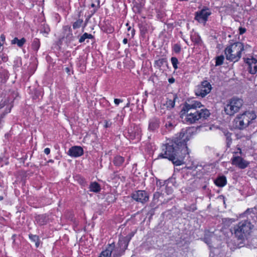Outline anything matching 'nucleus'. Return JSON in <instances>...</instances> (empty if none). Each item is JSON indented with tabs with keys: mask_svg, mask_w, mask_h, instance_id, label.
Masks as SVG:
<instances>
[{
	"mask_svg": "<svg viewBox=\"0 0 257 257\" xmlns=\"http://www.w3.org/2000/svg\"><path fill=\"white\" fill-rule=\"evenodd\" d=\"M176 98L177 97L174 95L173 99H167L166 102V105L167 108H172L174 107Z\"/></svg>",
	"mask_w": 257,
	"mask_h": 257,
	"instance_id": "nucleus-26",
	"label": "nucleus"
},
{
	"mask_svg": "<svg viewBox=\"0 0 257 257\" xmlns=\"http://www.w3.org/2000/svg\"><path fill=\"white\" fill-rule=\"evenodd\" d=\"M231 161L233 165H234L241 169H245L249 165V163L244 160L242 157L240 156H237L234 155L231 158Z\"/></svg>",
	"mask_w": 257,
	"mask_h": 257,
	"instance_id": "nucleus-10",
	"label": "nucleus"
},
{
	"mask_svg": "<svg viewBox=\"0 0 257 257\" xmlns=\"http://www.w3.org/2000/svg\"><path fill=\"white\" fill-rule=\"evenodd\" d=\"M65 70L66 71V72L68 73V74H70V72L71 71V69L69 67H66L65 68Z\"/></svg>",
	"mask_w": 257,
	"mask_h": 257,
	"instance_id": "nucleus-45",
	"label": "nucleus"
},
{
	"mask_svg": "<svg viewBox=\"0 0 257 257\" xmlns=\"http://www.w3.org/2000/svg\"><path fill=\"white\" fill-rule=\"evenodd\" d=\"M224 58L223 55H220L219 56H217L216 58V62L215 65L216 66H220L222 65L223 63Z\"/></svg>",
	"mask_w": 257,
	"mask_h": 257,
	"instance_id": "nucleus-34",
	"label": "nucleus"
},
{
	"mask_svg": "<svg viewBox=\"0 0 257 257\" xmlns=\"http://www.w3.org/2000/svg\"><path fill=\"white\" fill-rule=\"evenodd\" d=\"M246 29L242 27L239 28V33L240 35L243 34L246 32Z\"/></svg>",
	"mask_w": 257,
	"mask_h": 257,
	"instance_id": "nucleus-41",
	"label": "nucleus"
},
{
	"mask_svg": "<svg viewBox=\"0 0 257 257\" xmlns=\"http://www.w3.org/2000/svg\"><path fill=\"white\" fill-rule=\"evenodd\" d=\"M168 81L170 83H173L175 82V79L173 77L170 78L168 79Z\"/></svg>",
	"mask_w": 257,
	"mask_h": 257,
	"instance_id": "nucleus-44",
	"label": "nucleus"
},
{
	"mask_svg": "<svg viewBox=\"0 0 257 257\" xmlns=\"http://www.w3.org/2000/svg\"><path fill=\"white\" fill-rule=\"evenodd\" d=\"M167 61L165 59L162 58L158 60L155 61V65L158 68H160L165 63H166Z\"/></svg>",
	"mask_w": 257,
	"mask_h": 257,
	"instance_id": "nucleus-31",
	"label": "nucleus"
},
{
	"mask_svg": "<svg viewBox=\"0 0 257 257\" xmlns=\"http://www.w3.org/2000/svg\"><path fill=\"white\" fill-rule=\"evenodd\" d=\"M10 112V109H9V110H8V111H7V113H9V112Z\"/></svg>",
	"mask_w": 257,
	"mask_h": 257,
	"instance_id": "nucleus-56",
	"label": "nucleus"
},
{
	"mask_svg": "<svg viewBox=\"0 0 257 257\" xmlns=\"http://www.w3.org/2000/svg\"><path fill=\"white\" fill-rule=\"evenodd\" d=\"M176 125L175 122H172L171 121H168L165 124V127L168 130V131L172 130Z\"/></svg>",
	"mask_w": 257,
	"mask_h": 257,
	"instance_id": "nucleus-37",
	"label": "nucleus"
},
{
	"mask_svg": "<svg viewBox=\"0 0 257 257\" xmlns=\"http://www.w3.org/2000/svg\"><path fill=\"white\" fill-rule=\"evenodd\" d=\"M5 106V103L4 102H1L0 103V109L3 108Z\"/></svg>",
	"mask_w": 257,
	"mask_h": 257,
	"instance_id": "nucleus-48",
	"label": "nucleus"
},
{
	"mask_svg": "<svg viewBox=\"0 0 257 257\" xmlns=\"http://www.w3.org/2000/svg\"><path fill=\"white\" fill-rule=\"evenodd\" d=\"M133 10L135 13L140 14L142 11V9L144 5L140 2H138L136 1L133 2Z\"/></svg>",
	"mask_w": 257,
	"mask_h": 257,
	"instance_id": "nucleus-20",
	"label": "nucleus"
},
{
	"mask_svg": "<svg viewBox=\"0 0 257 257\" xmlns=\"http://www.w3.org/2000/svg\"><path fill=\"white\" fill-rule=\"evenodd\" d=\"M132 198L138 202L144 204L149 199L148 193L144 190H138L132 194Z\"/></svg>",
	"mask_w": 257,
	"mask_h": 257,
	"instance_id": "nucleus-8",
	"label": "nucleus"
},
{
	"mask_svg": "<svg viewBox=\"0 0 257 257\" xmlns=\"http://www.w3.org/2000/svg\"><path fill=\"white\" fill-rule=\"evenodd\" d=\"M0 38H1V40L2 41H5V36L4 35H3V34L1 35V37H0Z\"/></svg>",
	"mask_w": 257,
	"mask_h": 257,
	"instance_id": "nucleus-46",
	"label": "nucleus"
},
{
	"mask_svg": "<svg viewBox=\"0 0 257 257\" xmlns=\"http://www.w3.org/2000/svg\"><path fill=\"white\" fill-rule=\"evenodd\" d=\"M44 153L46 154V155H49L50 153V149L48 148H45L44 149Z\"/></svg>",
	"mask_w": 257,
	"mask_h": 257,
	"instance_id": "nucleus-43",
	"label": "nucleus"
},
{
	"mask_svg": "<svg viewBox=\"0 0 257 257\" xmlns=\"http://www.w3.org/2000/svg\"><path fill=\"white\" fill-rule=\"evenodd\" d=\"M142 130L141 127L137 125L131 126L128 130V137L130 140L136 139L138 141L141 139Z\"/></svg>",
	"mask_w": 257,
	"mask_h": 257,
	"instance_id": "nucleus-9",
	"label": "nucleus"
},
{
	"mask_svg": "<svg viewBox=\"0 0 257 257\" xmlns=\"http://www.w3.org/2000/svg\"><path fill=\"white\" fill-rule=\"evenodd\" d=\"M5 106V103L4 102H1L0 103V109L3 108Z\"/></svg>",
	"mask_w": 257,
	"mask_h": 257,
	"instance_id": "nucleus-47",
	"label": "nucleus"
},
{
	"mask_svg": "<svg viewBox=\"0 0 257 257\" xmlns=\"http://www.w3.org/2000/svg\"><path fill=\"white\" fill-rule=\"evenodd\" d=\"M104 123L105 124L104 125V127L105 128H108L111 126L112 124V122L110 120H105L104 121Z\"/></svg>",
	"mask_w": 257,
	"mask_h": 257,
	"instance_id": "nucleus-40",
	"label": "nucleus"
},
{
	"mask_svg": "<svg viewBox=\"0 0 257 257\" xmlns=\"http://www.w3.org/2000/svg\"><path fill=\"white\" fill-rule=\"evenodd\" d=\"M161 193L159 192H156L154 194L153 201L156 202H158L159 197L161 196Z\"/></svg>",
	"mask_w": 257,
	"mask_h": 257,
	"instance_id": "nucleus-39",
	"label": "nucleus"
},
{
	"mask_svg": "<svg viewBox=\"0 0 257 257\" xmlns=\"http://www.w3.org/2000/svg\"><path fill=\"white\" fill-rule=\"evenodd\" d=\"M49 162H53V161L51 160L49 161Z\"/></svg>",
	"mask_w": 257,
	"mask_h": 257,
	"instance_id": "nucleus-58",
	"label": "nucleus"
},
{
	"mask_svg": "<svg viewBox=\"0 0 257 257\" xmlns=\"http://www.w3.org/2000/svg\"><path fill=\"white\" fill-rule=\"evenodd\" d=\"M47 217L45 215H39L36 217L37 223L40 225L45 224L47 222Z\"/></svg>",
	"mask_w": 257,
	"mask_h": 257,
	"instance_id": "nucleus-23",
	"label": "nucleus"
},
{
	"mask_svg": "<svg viewBox=\"0 0 257 257\" xmlns=\"http://www.w3.org/2000/svg\"><path fill=\"white\" fill-rule=\"evenodd\" d=\"M4 75H5V78L6 79L8 78V75H7V74L6 72H4Z\"/></svg>",
	"mask_w": 257,
	"mask_h": 257,
	"instance_id": "nucleus-50",
	"label": "nucleus"
},
{
	"mask_svg": "<svg viewBox=\"0 0 257 257\" xmlns=\"http://www.w3.org/2000/svg\"><path fill=\"white\" fill-rule=\"evenodd\" d=\"M3 199H4L3 197L0 196V201L3 200Z\"/></svg>",
	"mask_w": 257,
	"mask_h": 257,
	"instance_id": "nucleus-54",
	"label": "nucleus"
},
{
	"mask_svg": "<svg viewBox=\"0 0 257 257\" xmlns=\"http://www.w3.org/2000/svg\"><path fill=\"white\" fill-rule=\"evenodd\" d=\"M202 105L201 102L197 101H193L191 103L188 104L186 103L183 108L186 109H196L197 108H200Z\"/></svg>",
	"mask_w": 257,
	"mask_h": 257,
	"instance_id": "nucleus-18",
	"label": "nucleus"
},
{
	"mask_svg": "<svg viewBox=\"0 0 257 257\" xmlns=\"http://www.w3.org/2000/svg\"><path fill=\"white\" fill-rule=\"evenodd\" d=\"M29 238L31 240V241L34 242L35 243V245L36 247H38L40 244V238L39 236L37 235H34L32 234H30L29 235Z\"/></svg>",
	"mask_w": 257,
	"mask_h": 257,
	"instance_id": "nucleus-27",
	"label": "nucleus"
},
{
	"mask_svg": "<svg viewBox=\"0 0 257 257\" xmlns=\"http://www.w3.org/2000/svg\"><path fill=\"white\" fill-rule=\"evenodd\" d=\"M114 251L113 253V257H120L122 254H123L124 252V250H122L120 249H114L113 250Z\"/></svg>",
	"mask_w": 257,
	"mask_h": 257,
	"instance_id": "nucleus-29",
	"label": "nucleus"
},
{
	"mask_svg": "<svg viewBox=\"0 0 257 257\" xmlns=\"http://www.w3.org/2000/svg\"><path fill=\"white\" fill-rule=\"evenodd\" d=\"M190 138V133L186 128L182 129L173 140L162 146V152L158 158L167 159L176 166L183 164L185 157L189 154L187 142Z\"/></svg>",
	"mask_w": 257,
	"mask_h": 257,
	"instance_id": "nucleus-1",
	"label": "nucleus"
},
{
	"mask_svg": "<svg viewBox=\"0 0 257 257\" xmlns=\"http://www.w3.org/2000/svg\"><path fill=\"white\" fill-rule=\"evenodd\" d=\"M127 244L125 245V248L124 249H125L127 248Z\"/></svg>",
	"mask_w": 257,
	"mask_h": 257,
	"instance_id": "nucleus-55",
	"label": "nucleus"
},
{
	"mask_svg": "<svg viewBox=\"0 0 257 257\" xmlns=\"http://www.w3.org/2000/svg\"><path fill=\"white\" fill-rule=\"evenodd\" d=\"M93 38V36L91 34L85 33L79 39V42L81 43L84 42L86 39H91Z\"/></svg>",
	"mask_w": 257,
	"mask_h": 257,
	"instance_id": "nucleus-28",
	"label": "nucleus"
},
{
	"mask_svg": "<svg viewBox=\"0 0 257 257\" xmlns=\"http://www.w3.org/2000/svg\"><path fill=\"white\" fill-rule=\"evenodd\" d=\"M83 154L82 148L79 146H73L70 148L68 152V155L72 157L77 158Z\"/></svg>",
	"mask_w": 257,
	"mask_h": 257,
	"instance_id": "nucleus-14",
	"label": "nucleus"
},
{
	"mask_svg": "<svg viewBox=\"0 0 257 257\" xmlns=\"http://www.w3.org/2000/svg\"><path fill=\"white\" fill-rule=\"evenodd\" d=\"M248 65V71L251 74H255L257 72V60L255 59H249L247 61Z\"/></svg>",
	"mask_w": 257,
	"mask_h": 257,
	"instance_id": "nucleus-16",
	"label": "nucleus"
},
{
	"mask_svg": "<svg viewBox=\"0 0 257 257\" xmlns=\"http://www.w3.org/2000/svg\"><path fill=\"white\" fill-rule=\"evenodd\" d=\"M64 31V36L63 39L65 40L67 44H69L73 42L75 37L73 36L72 30L70 27L66 26L63 28Z\"/></svg>",
	"mask_w": 257,
	"mask_h": 257,
	"instance_id": "nucleus-13",
	"label": "nucleus"
},
{
	"mask_svg": "<svg viewBox=\"0 0 257 257\" xmlns=\"http://www.w3.org/2000/svg\"><path fill=\"white\" fill-rule=\"evenodd\" d=\"M243 100L239 98L233 97L228 100L224 107L226 114L233 116L238 112L243 105Z\"/></svg>",
	"mask_w": 257,
	"mask_h": 257,
	"instance_id": "nucleus-5",
	"label": "nucleus"
},
{
	"mask_svg": "<svg viewBox=\"0 0 257 257\" xmlns=\"http://www.w3.org/2000/svg\"><path fill=\"white\" fill-rule=\"evenodd\" d=\"M83 22V21L82 19H78L77 20H76V22H75L73 24V25H72L73 28L74 29L79 28L81 27Z\"/></svg>",
	"mask_w": 257,
	"mask_h": 257,
	"instance_id": "nucleus-33",
	"label": "nucleus"
},
{
	"mask_svg": "<svg viewBox=\"0 0 257 257\" xmlns=\"http://www.w3.org/2000/svg\"><path fill=\"white\" fill-rule=\"evenodd\" d=\"M130 29H131V27H130L128 28V30L129 31Z\"/></svg>",
	"mask_w": 257,
	"mask_h": 257,
	"instance_id": "nucleus-57",
	"label": "nucleus"
},
{
	"mask_svg": "<svg viewBox=\"0 0 257 257\" xmlns=\"http://www.w3.org/2000/svg\"><path fill=\"white\" fill-rule=\"evenodd\" d=\"M132 33L133 35H134L135 34V30L134 29H133Z\"/></svg>",
	"mask_w": 257,
	"mask_h": 257,
	"instance_id": "nucleus-53",
	"label": "nucleus"
},
{
	"mask_svg": "<svg viewBox=\"0 0 257 257\" xmlns=\"http://www.w3.org/2000/svg\"><path fill=\"white\" fill-rule=\"evenodd\" d=\"M214 183L217 186L222 187L227 183L226 178L224 176H219L214 180Z\"/></svg>",
	"mask_w": 257,
	"mask_h": 257,
	"instance_id": "nucleus-19",
	"label": "nucleus"
},
{
	"mask_svg": "<svg viewBox=\"0 0 257 257\" xmlns=\"http://www.w3.org/2000/svg\"><path fill=\"white\" fill-rule=\"evenodd\" d=\"M127 43V39L126 38H124L123 40V43L125 44Z\"/></svg>",
	"mask_w": 257,
	"mask_h": 257,
	"instance_id": "nucleus-49",
	"label": "nucleus"
},
{
	"mask_svg": "<svg viewBox=\"0 0 257 257\" xmlns=\"http://www.w3.org/2000/svg\"><path fill=\"white\" fill-rule=\"evenodd\" d=\"M160 120L157 116H153L149 120L148 130L150 132H155L160 127Z\"/></svg>",
	"mask_w": 257,
	"mask_h": 257,
	"instance_id": "nucleus-11",
	"label": "nucleus"
},
{
	"mask_svg": "<svg viewBox=\"0 0 257 257\" xmlns=\"http://www.w3.org/2000/svg\"><path fill=\"white\" fill-rule=\"evenodd\" d=\"M103 29L104 31L108 34H111L114 31L113 28L110 25L107 26L106 25L105 26L103 27Z\"/></svg>",
	"mask_w": 257,
	"mask_h": 257,
	"instance_id": "nucleus-38",
	"label": "nucleus"
},
{
	"mask_svg": "<svg viewBox=\"0 0 257 257\" xmlns=\"http://www.w3.org/2000/svg\"><path fill=\"white\" fill-rule=\"evenodd\" d=\"M244 50V46L242 43L236 42L227 46L224 52L227 60L236 62L241 56V52Z\"/></svg>",
	"mask_w": 257,
	"mask_h": 257,
	"instance_id": "nucleus-4",
	"label": "nucleus"
},
{
	"mask_svg": "<svg viewBox=\"0 0 257 257\" xmlns=\"http://www.w3.org/2000/svg\"><path fill=\"white\" fill-rule=\"evenodd\" d=\"M40 31L41 33L48 34L50 32V28L47 25L44 24L42 25Z\"/></svg>",
	"mask_w": 257,
	"mask_h": 257,
	"instance_id": "nucleus-30",
	"label": "nucleus"
},
{
	"mask_svg": "<svg viewBox=\"0 0 257 257\" xmlns=\"http://www.w3.org/2000/svg\"><path fill=\"white\" fill-rule=\"evenodd\" d=\"M182 111L184 112L182 115L184 114L185 116L184 120L190 124L196 122L199 119H206L210 115L209 111L206 108H203L200 110L196 109L188 110L183 108Z\"/></svg>",
	"mask_w": 257,
	"mask_h": 257,
	"instance_id": "nucleus-2",
	"label": "nucleus"
},
{
	"mask_svg": "<svg viewBox=\"0 0 257 257\" xmlns=\"http://www.w3.org/2000/svg\"><path fill=\"white\" fill-rule=\"evenodd\" d=\"M239 115L243 122H244V124L246 127L251 123L252 120L255 119L256 118V115L253 112L245 111L242 114Z\"/></svg>",
	"mask_w": 257,
	"mask_h": 257,
	"instance_id": "nucleus-12",
	"label": "nucleus"
},
{
	"mask_svg": "<svg viewBox=\"0 0 257 257\" xmlns=\"http://www.w3.org/2000/svg\"><path fill=\"white\" fill-rule=\"evenodd\" d=\"M122 101H123V100L120 99L115 98L114 100V102L115 104L117 106L119 104L120 102H122Z\"/></svg>",
	"mask_w": 257,
	"mask_h": 257,
	"instance_id": "nucleus-42",
	"label": "nucleus"
},
{
	"mask_svg": "<svg viewBox=\"0 0 257 257\" xmlns=\"http://www.w3.org/2000/svg\"><path fill=\"white\" fill-rule=\"evenodd\" d=\"M115 247V245L114 242L109 244L106 249L101 251L98 257H111V253Z\"/></svg>",
	"mask_w": 257,
	"mask_h": 257,
	"instance_id": "nucleus-15",
	"label": "nucleus"
},
{
	"mask_svg": "<svg viewBox=\"0 0 257 257\" xmlns=\"http://www.w3.org/2000/svg\"><path fill=\"white\" fill-rule=\"evenodd\" d=\"M40 46V41L37 38H35L32 43V49L35 52H37Z\"/></svg>",
	"mask_w": 257,
	"mask_h": 257,
	"instance_id": "nucleus-25",
	"label": "nucleus"
},
{
	"mask_svg": "<svg viewBox=\"0 0 257 257\" xmlns=\"http://www.w3.org/2000/svg\"><path fill=\"white\" fill-rule=\"evenodd\" d=\"M124 158L119 155L114 157L113 160V164L116 167L122 166L124 163Z\"/></svg>",
	"mask_w": 257,
	"mask_h": 257,
	"instance_id": "nucleus-21",
	"label": "nucleus"
},
{
	"mask_svg": "<svg viewBox=\"0 0 257 257\" xmlns=\"http://www.w3.org/2000/svg\"><path fill=\"white\" fill-rule=\"evenodd\" d=\"M97 5L96 6L94 3H92L91 7L93 8L94 9L91 11L92 15H93L97 11L98 9L100 7V0H96Z\"/></svg>",
	"mask_w": 257,
	"mask_h": 257,
	"instance_id": "nucleus-32",
	"label": "nucleus"
},
{
	"mask_svg": "<svg viewBox=\"0 0 257 257\" xmlns=\"http://www.w3.org/2000/svg\"><path fill=\"white\" fill-rule=\"evenodd\" d=\"M211 14V10L209 8L203 6L202 9L195 13L194 19L198 23L205 25Z\"/></svg>",
	"mask_w": 257,
	"mask_h": 257,
	"instance_id": "nucleus-6",
	"label": "nucleus"
},
{
	"mask_svg": "<svg viewBox=\"0 0 257 257\" xmlns=\"http://www.w3.org/2000/svg\"><path fill=\"white\" fill-rule=\"evenodd\" d=\"M89 190L94 193H98L101 190L100 185L96 182H91L89 185Z\"/></svg>",
	"mask_w": 257,
	"mask_h": 257,
	"instance_id": "nucleus-22",
	"label": "nucleus"
},
{
	"mask_svg": "<svg viewBox=\"0 0 257 257\" xmlns=\"http://www.w3.org/2000/svg\"><path fill=\"white\" fill-rule=\"evenodd\" d=\"M26 40L25 38H22L20 40L18 39V38L16 37L12 40V44H17L19 47H22L23 45L26 43Z\"/></svg>",
	"mask_w": 257,
	"mask_h": 257,
	"instance_id": "nucleus-24",
	"label": "nucleus"
},
{
	"mask_svg": "<svg viewBox=\"0 0 257 257\" xmlns=\"http://www.w3.org/2000/svg\"><path fill=\"white\" fill-rule=\"evenodd\" d=\"M211 89L212 86L210 83L208 81L205 80L196 87L195 90V93L198 96L204 97L210 93Z\"/></svg>",
	"mask_w": 257,
	"mask_h": 257,
	"instance_id": "nucleus-7",
	"label": "nucleus"
},
{
	"mask_svg": "<svg viewBox=\"0 0 257 257\" xmlns=\"http://www.w3.org/2000/svg\"><path fill=\"white\" fill-rule=\"evenodd\" d=\"M253 225L248 220H242L234 226V234L238 240H243L247 239L250 235Z\"/></svg>",
	"mask_w": 257,
	"mask_h": 257,
	"instance_id": "nucleus-3",
	"label": "nucleus"
},
{
	"mask_svg": "<svg viewBox=\"0 0 257 257\" xmlns=\"http://www.w3.org/2000/svg\"><path fill=\"white\" fill-rule=\"evenodd\" d=\"M233 125L239 130H242L246 127L239 115H238L234 119Z\"/></svg>",
	"mask_w": 257,
	"mask_h": 257,
	"instance_id": "nucleus-17",
	"label": "nucleus"
},
{
	"mask_svg": "<svg viewBox=\"0 0 257 257\" xmlns=\"http://www.w3.org/2000/svg\"><path fill=\"white\" fill-rule=\"evenodd\" d=\"M129 105H130V102L128 101V102L126 104V105H125V107H128Z\"/></svg>",
	"mask_w": 257,
	"mask_h": 257,
	"instance_id": "nucleus-52",
	"label": "nucleus"
},
{
	"mask_svg": "<svg viewBox=\"0 0 257 257\" xmlns=\"http://www.w3.org/2000/svg\"><path fill=\"white\" fill-rule=\"evenodd\" d=\"M173 51L177 54L180 52L181 50V46L180 44L177 43L174 44L172 47Z\"/></svg>",
	"mask_w": 257,
	"mask_h": 257,
	"instance_id": "nucleus-36",
	"label": "nucleus"
},
{
	"mask_svg": "<svg viewBox=\"0 0 257 257\" xmlns=\"http://www.w3.org/2000/svg\"><path fill=\"white\" fill-rule=\"evenodd\" d=\"M171 61L174 69L176 70L178 69V64L179 63L178 59L176 57H173L171 59Z\"/></svg>",
	"mask_w": 257,
	"mask_h": 257,
	"instance_id": "nucleus-35",
	"label": "nucleus"
},
{
	"mask_svg": "<svg viewBox=\"0 0 257 257\" xmlns=\"http://www.w3.org/2000/svg\"><path fill=\"white\" fill-rule=\"evenodd\" d=\"M113 176H114V177H113L114 178H115L116 176H117V175L116 174V172H114L113 173Z\"/></svg>",
	"mask_w": 257,
	"mask_h": 257,
	"instance_id": "nucleus-51",
	"label": "nucleus"
}]
</instances>
